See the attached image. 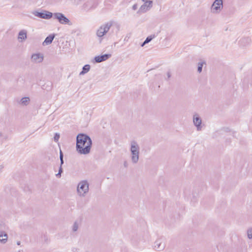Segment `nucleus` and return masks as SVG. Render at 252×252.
I'll list each match as a JSON object with an SVG mask.
<instances>
[{
	"label": "nucleus",
	"mask_w": 252,
	"mask_h": 252,
	"mask_svg": "<svg viewBox=\"0 0 252 252\" xmlns=\"http://www.w3.org/2000/svg\"><path fill=\"white\" fill-rule=\"evenodd\" d=\"M92 146L91 137L86 134L79 133L76 136V151L78 153L87 155L90 153Z\"/></svg>",
	"instance_id": "nucleus-1"
},
{
	"label": "nucleus",
	"mask_w": 252,
	"mask_h": 252,
	"mask_svg": "<svg viewBox=\"0 0 252 252\" xmlns=\"http://www.w3.org/2000/svg\"><path fill=\"white\" fill-rule=\"evenodd\" d=\"M130 152L132 162L133 163H136L139 160V146L135 141L131 142Z\"/></svg>",
	"instance_id": "nucleus-2"
},
{
	"label": "nucleus",
	"mask_w": 252,
	"mask_h": 252,
	"mask_svg": "<svg viewBox=\"0 0 252 252\" xmlns=\"http://www.w3.org/2000/svg\"><path fill=\"white\" fill-rule=\"evenodd\" d=\"M89 189V183L86 180H83L78 184L77 190L80 195L85 196L88 192Z\"/></svg>",
	"instance_id": "nucleus-3"
},
{
	"label": "nucleus",
	"mask_w": 252,
	"mask_h": 252,
	"mask_svg": "<svg viewBox=\"0 0 252 252\" xmlns=\"http://www.w3.org/2000/svg\"><path fill=\"white\" fill-rule=\"evenodd\" d=\"M54 19H57L58 22L63 25H71L70 20L63 13L57 12L53 13Z\"/></svg>",
	"instance_id": "nucleus-4"
},
{
	"label": "nucleus",
	"mask_w": 252,
	"mask_h": 252,
	"mask_svg": "<svg viewBox=\"0 0 252 252\" xmlns=\"http://www.w3.org/2000/svg\"><path fill=\"white\" fill-rule=\"evenodd\" d=\"M112 25V23L111 22L107 23L104 25H102L97 31V35L99 37H102L109 31Z\"/></svg>",
	"instance_id": "nucleus-5"
},
{
	"label": "nucleus",
	"mask_w": 252,
	"mask_h": 252,
	"mask_svg": "<svg viewBox=\"0 0 252 252\" xmlns=\"http://www.w3.org/2000/svg\"><path fill=\"white\" fill-rule=\"evenodd\" d=\"M222 8V0H215L211 6V12L213 13H219Z\"/></svg>",
	"instance_id": "nucleus-6"
},
{
	"label": "nucleus",
	"mask_w": 252,
	"mask_h": 252,
	"mask_svg": "<svg viewBox=\"0 0 252 252\" xmlns=\"http://www.w3.org/2000/svg\"><path fill=\"white\" fill-rule=\"evenodd\" d=\"M32 14L36 17L46 20L51 19L53 15L52 12H50L46 10H43L41 12L34 11L32 12Z\"/></svg>",
	"instance_id": "nucleus-7"
},
{
	"label": "nucleus",
	"mask_w": 252,
	"mask_h": 252,
	"mask_svg": "<svg viewBox=\"0 0 252 252\" xmlns=\"http://www.w3.org/2000/svg\"><path fill=\"white\" fill-rule=\"evenodd\" d=\"M144 2V3L140 6L138 11H137V13H145L152 7L153 1L149 0Z\"/></svg>",
	"instance_id": "nucleus-8"
},
{
	"label": "nucleus",
	"mask_w": 252,
	"mask_h": 252,
	"mask_svg": "<svg viewBox=\"0 0 252 252\" xmlns=\"http://www.w3.org/2000/svg\"><path fill=\"white\" fill-rule=\"evenodd\" d=\"M111 57V55L109 54H105L104 55L95 56L94 58V62L96 63H99L104 62Z\"/></svg>",
	"instance_id": "nucleus-9"
},
{
	"label": "nucleus",
	"mask_w": 252,
	"mask_h": 252,
	"mask_svg": "<svg viewBox=\"0 0 252 252\" xmlns=\"http://www.w3.org/2000/svg\"><path fill=\"white\" fill-rule=\"evenodd\" d=\"M154 247L155 250L161 251L164 250L165 245L164 243H162V241L161 239H158L155 241Z\"/></svg>",
	"instance_id": "nucleus-10"
},
{
	"label": "nucleus",
	"mask_w": 252,
	"mask_h": 252,
	"mask_svg": "<svg viewBox=\"0 0 252 252\" xmlns=\"http://www.w3.org/2000/svg\"><path fill=\"white\" fill-rule=\"evenodd\" d=\"M193 123L197 127V130H200L201 129L202 120L197 114H195L193 116Z\"/></svg>",
	"instance_id": "nucleus-11"
},
{
	"label": "nucleus",
	"mask_w": 252,
	"mask_h": 252,
	"mask_svg": "<svg viewBox=\"0 0 252 252\" xmlns=\"http://www.w3.org/2000/svg\"><path fill=\"white\" fill-rule=\"evenodd\" d=\"M60 159L61 161L60 166L59 169V171L57 174H56V176L57 178H60L61 177V174L63 172V169L62 168V165L63 164V154L61 150L60 151Z\"/></svg>",
	"instance_id": "nucleus-12"
},
{
	"label": "nucleus",
	"mask_w": 252,
	"mask_h": 252,
	"mask_svg": "<svg viewBox=\"0 0 252 252\" xmlns=\"http://www.w3.org/2000/svg\"><path fill=\"white\" fill-rule=\"evenodd\" d=\"M94 3L92 0H88L82 5V8L85 11H89L91 9H94L95 6H94Z\"/></svg>",
	"instance_id": "nucleus-13"
},
{
	"label": "nucleus",
	"mask_w": 252,
	"mask_h": 252,
	"mask_svg": "<svg viewBox=\"0 0 252 252\" xmlns=\"http://www.w3.org/2000/svg\"><path fill=\"white\" fill-rule=\"evenodd\" d=\"M43 60V57L40 53L34 54L32 56V60L35 63H41Z\"/></svg>",
	"instance_id": "nucleus-14"
},
{
	"label": "nucleus",
	"mask_w": 252,
	"mask_h": 252,
	"mask_svg": "<svg viewBox=\"0 0 252 252\" xmlns=\"http://www.w3.org/2000/svg\"><path fill=\"white\" fill-rule=\"evenodd\" d=\"M55 34H50L47 37H46L45 39L43 41L42 44L43 46L48 45L52 43L54 38L55 37Z\"/></svg>",
	"instance_id": "nucleus-15"
},
{
	"label": "nucleus",
	"mask_w": 252,
	"mask_h": 252,
	"mask_svg": "<svg viewBox=\"0 0 252 252\" xmlns=\"http://www.w3.org/2000/svg\"><path fill=\"white\" fill-rule=\"evenodd\" d=\"M27 32L25 30H21L18 33V39L21 41L27 39Z\"/></svg>",
	"instance_id": "nucleus-16"
},
{
	"label": "nucleus",
	"mask_w": 252,
	"mask_h": 252,
	"mask_svg": "<svg viewBox=\"0 0 252 252\" xmlns=\"http://www.w3.org/2000/svg\"><path fill=\"white\" fill-rule=\"evenodd\" d=\"M7 234L4 231L0 232V242L3 244H5L7 241Z\"/></svg>",
	"instance_id": "nucleus-17"
},
{
	"label": "nucleus",
	"mask_w": 252,
	"mask_h": 252,
	"mask_svg": "<svg viewBox=\"0 0 252 252\" xmlns=\"http://www.w3.org/2000/svg\"><path fill=\"white\" fill-rule=\"evenodd\" d=\"M251 42V39L249 37H244L241 39L239 43L242 46H246Z\"/></svg>",
	"instance_id": "nucleus-18"
},
{
	"label": "nucleus",
	"mask_w": 252,
	"mask_h": 252,
	"mask_svg": "<svg viewBox=\"0 0 252 252\" xmlns=\"http://www.w3.org/2000/svg\"><path fill=\"white\" fill-rule=\"evenodd\" d=\"M90 65L89 64L85 65L83 68L82 71L80 72V75H84L89 71L90 69Z\"/></svg>",
	"instance_id": "nucleus-19"
},
{
	"label": "nucleus",
	"mask_w": 252,
	"mask_h": 252,
	"mask_svg": "<svg viewBox=\"0 0 252 252\" xmlns=\"http://www.w3.org/2000/svg\"><path fill=\"white\" fill-rule=\"evenodd\" d=\"M30 99L29 97H24L21 99V103L23 105H27Z\"/></svg>",
	"instance_id": "nucleus-20"
},
{
	"label": "nucleus",
	"mask_w": 252,
	"mask_h": 252,
	"mask_svg": "<svg viewBox=\"0 0 252 252\" xmlns=\"http://www.w3.org/2000/svg\"><path fill=\"white\" fill-rule=\"evenodd\" d=\"M204 64H206V62L204 61L200 62L198 63L197 71L199 73L201 72L202 70V67Z\"/></svg>",
	"instance_id": "nucleus-21"
},
{
	"label": "nucleus",
	"mask_w": 252,
	"mask_h": 252,
	"mask_svg": "<svg viewBox=\"0 0 252 252\" xmlns=\"http://www.w3.org/2000/svg\"><path fill=\"white\" fill-rule=\"evenodd\" d=\"M156 37L155 34H151L150 36H148L146 39L145 40V43H148L150 42L153 39H154Z\"/></svg>",
	"instance_id": "nucleus-22"
},
{
	"label": "nucleus",
	"mask_w": 252,
	"mask_h": 252,
	"mask_svg": "<svg viewBox=\"0 0 252 252\" xmlns=\"http://www.w3.org/2000/svg\"><path fill=\"white\" fill-rule=\"evenodd\" d=\"M247 235L249 239L252 238V228H249L247 230Z\"/></svg>",
	"instance_id": "nucleus-23"
},
{
	"label": "nucleus",
	"mask_w": 252,
	"mask_h": 252,
	"mask_svg": "<svg viewBox=\"0 0 252 252\" xmlns=\"http://www.w3.org/2000/svg\"><path fill=\"white\" fill-rule=\"evenodd\" d=\"M60 137V134L58 133H56L55 134L54 137L55 142H58L59 140Z\"/></svg>",
	"instance_id": "nucleus-24"
},
{
	"label": "nucleus",
	"mask_w": 252,
	"mask_h": 252,
	"mask_svg": "<svg viewBox=\"0 0 252 252\" xmlns=\"http://www.w3.org/2000/svg\"><path fill=\"white\" fill-rule=\"evenodd\" d=\"M78 228V224L76 222H75L73 225L72 230L75 232L77 230Z\"/></svg>",
	"instance_id": "nucleus-25"
},
{
	"label": "nucleus",
	"mask_w": 252,
	"mask_h": 252,
	"mask_svg": "<svg viewBox=\"0 0 252 252\" xmlns=\"http://www.w3.org/2000/svg\"><path fill=\"white\" fill-rule=\"evenodd\" d=\"M137 8V4H134L133 6H132V9L133 10H136Z\"/></svg>",
	"instance_id": "nucleus-26"
},
{
	"label": "nucleus",
	"mask_w": 252,
	"mask_h": 252,
	"mask_svg": "<svg viewBox=\"0 0 252 252\" xmlns=\"http://www.w3.org/2000/svg\"><path fill=\"white\" fill-rule=\"evenodd\" d=\"M124 166L126 168L128 166V163L126 161H125L124 163Z\"/></svg>",
	"instance_id": "nucleus-27"
},
{
	"label": "nucleus",
	"mask_w": 252,
	"mask_h": 252,
	"mask_svg": "<svg viewBox=\"0 0 252 252\" xmlns=\"http://www.w3.org/2000/svg\"><path fill=\"white\" fill-rule=\"evenodd\" d=\"M167 78H168V79H169V78L171 77V74H170V71H168V72H167Z\"/></svg>",
	"instance_id": "nucleus-28"
},
{
	"label": "nucleus",
	"mask_w": 252,
	"mask_h": 252,
	"mask_svg": "<svg viewBox=\"0 0 252 252\" xmlns=\"http://www.w3.org/2000/svg\"><path fill=\"white\" fill-rule=\"evenodd\" d=\"M78 251H79V249H77V248H73L72 249V251L73 252H78Z\"/></svg>",
	"instance_id": "nucleus-29"
},
{
	"label": "nucleus",
	"mask_w": 252,
	"mask_h": 252,
	"mask_svg": "<svg viewBox=\"0 0 252 252\" xmlns=\"http://www.w3.org/2000/svg\"><path fill=\"white\" fill-rule=\"evenodd\" d=\"M147 44V43H145V41H144L141 44V46H144L145 44Z\"/></svg>",
	"instance_id": "nucleus-30"
},
{
	"label": "nucleus",
	"mask_w": 252,
	"mask_h": 252,
	"mask_svg": "<svg viewBox=\"0 0 252 252\" xmlns=\"http://www.w3.org/2000/svg\"><path fill=\"white\" fill-rule=\"evenodd\" d=\"M3 167L1 166H0V172L1 171V170L2 169Z\"/></svg>",
	"instance_id": "nucleus-31"
},
{
	"label": "nucleus",
	"mask_w": 252,
	"mask_h": 252,
	"mask_svg": "<svg viewBox=\"0 0 252 252\" xmlns=\"http://www.w3.org/2000/svg\"><path fill=\"white\" fill-rule=\"evenodd\" d=\"M17 245H20V241H18L17 242Z\"/></svg>",
	"instance_id": "nucleus-32"
},
{
	"label": "nucleus",
	"mask_w": 252,
	"mask_h": 252,
	"mask_svg": "<svg viewBox=\"0 0 252 252\" xmlns=\"http://www.w3.org/2000/svg\"><path fill=\"white\" fill-rule=\"evenodd\" d=\"M143 1H148V0H142Z\"/></svg>",
	"instance_id": "nucleus-33"
},
{
	"label": "nucleus",
	"mask_w": 252,
	"mask_h": 252,
	"mask_svg": "<svg viewBox=\"0 0 252 252\" xmlns=\"http://www.w3.org/2000/svg\"><path fill=\"white\" fill-rule=\"evenodd\" d=\"M2 134L0 132V137L2 136Z\"/></svg>",
	"instance_id": "nucleus-34"
}]
</instances>
